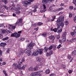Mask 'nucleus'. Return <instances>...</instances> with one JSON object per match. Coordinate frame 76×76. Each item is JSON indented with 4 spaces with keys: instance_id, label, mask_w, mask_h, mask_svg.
<instances>
[{
    "instance_id": "8fccbe9b",
    "label": "nucleus",
    "mask_w": 76,
    "mask_h": 76,
    "mask_svg": "<svg viewBox=\"0 0 76 76\" xmlns=\"http://www.w3.org/2000/svg\"><path fill=\"white\" fill-rule=\"evenodd\" d=\"M19 23H17V25H18V26H22V24H21L20 23L19 24Z\"/></svg>"
},
{
    "instance_id": "9d476101",
    "label": "nucleus",
    "mask_w": 76,
    "mask_h": 76,
    "mask_svg": "<svg viewBox=\"0 0 76 76\" xmlns=\"http://www.w3.org/2000/svg\"><path fill=\"white\" fill-rule=\"evenodd\" d=\"M63 9H64V8L61 7L56 10H53V11H54V12H58V11H61V10H63Z\"/></svg>"
},
{
    "instance_id": "69168bd1",
    "label": "nucleus",
    "mask_w": 76,
    "mask_h": 76,
    "mask_svg": "<svg viewBox=\"0 0 76 76\" xmlns=\"http://www.w3.org/2000/svg\"><path fill=\"white\" fill-rule=\"evenodd\" d=\"M73 3L76 4V0H73Z\"/></svg>"
},
{
    "instance_id": "0eeeda50",
    "label": "nucleus",
    "mask_w": 76,
    "mask_h": 76,
    "mask_svg": "<svg viewBox=\"0 0 76 76\" xmlns=\"http://www.w3.org/2000/svg\"><path fill=\"white\" fill-rule=\"evenodd\" d=\"M25 53L26 54H28V56H30L31 55V51L28 49H26L24 50Z\"/></svg>"
},
{
    "instance_id": "c03bdc74",
    "label": "nucleus",
    "mask_w": 76,
    "mask_h": 76,
    "mask_svg": "<svg viewBox=\"0 0 76 76\" xmlns=\"http://www.w3.org/2000/svg\"><path fill=\"white\" fill-rule=\"evenodd\" d=\"M42 35L44 37H45L47 36V33L45 32L43 33L42 34Z\"/></svg>"
},
{
    "instance_id": "37998d69",
    "label": "nucleus",
    "mask_w": 76,
    "mask_h": 76,
    "mask_svg": "<svg viewBox=\"0 0 76 76\" xmlns=\"http://www.w3.org/2000/svg\"><path fill=\"white\" fill-rule=\"evenodd\" d=\"M10 36H11V37H15V33H13V34H12Z\"/></svg>"
},
{
    "instance_id": "09e8293b",
    "label": "nucleus",
    "mask_w": 76,
    "mask_h": 76,
    "mask_svg": "<svg viewBox=\"0 0 76 76\" xmlns=\"http://www.w3.org/2000/svg\"><path fill=\"white\" fill-rule=\"evenodd\" d=\"M3 72L5 75V76H7V73H6V71H5L3 70Z\"/></svg>"
},
{
    "instance_id": "de8ad7c7",
    "label": "nucleus",
    "mask_w": 76,
    "mask_h": 76,
    "mask_svg": "<svg viewBox=\"0 0 76 76\" xmlns=\"http://www.w3.org/2000/svg\"><path fill=\"white\" fill-rule=\"evenodd\" d=\"M72 41H73L74 42H75L76 41V38H72Z\"/></svg>"
},
{
    "instance_id": "c85d7f7f",
    "label": "nucleus",
    "mask_w": 76,
    "mask_h": 76,
    "mask_svg": "<svg viewBox=\"0 0 76 76\" xmlns=\"http://www.w3.org/2000/svg\"><path fill=\"white\" fill-rule=\"evenodd\" d=\"M73 56H76V50H74L72 53Z\"/></svg>"
},
{
    "instance_id": "423d86ee",
    "label": "nucleus",
    "mask_w": 76,
    "mask_h": 76,
    "mask_svg": "<svg viewBox=\"0 0 76 76\" xmlns=\"http://www.w3.org/2000/svg\"><path fill=\"white\" fill-rule=\"evenodd\" d=\"M17 22H16L15 24H5V25L6 28H7V26H10V27H12V29H15L16 26H17Z\"/></svg>"
},
{
    "instance_id": "052dcab7",
    "label": "nucleus",
    "mask_w": 76,
    "mask_h": 76,
    "mask_svg": "<svg viewBox=\"0 0 76 76\" xmlns=\"http://www.w3.org/2000/svg\"><path fill=\"white\" fill-rule=\"evenodd\" d=\"M61 67L63 69H64V68L66 67V66H65V65H62Z\"/></svg>"
},
{
    "instance_id": "864d4df0",
    "label": "nucleus",
    "mask_w": 76,
    "mask_h": 76,
    "mask_svg": "<svg viewBox=\"0 0 76 76\" xmlns=\"http://www.w3.org/2000/svg\"><path fill=\"white\" fill-rule=\"evenodd\" d=\"M53 48L54 50H56V45H54Z\"/></svg>"
},
{
    "instance_id": "7c9ffc66",
    "label": "nucleus",
    "mask_w": 76,
    "mask_h": 76,
    "mask_svg": "<svg viewBox=\"0 0 76 76\" xmlns=\"http://www.w3.org/2000/svg\"><path fill=\"white\" fill-rule=\"evenodd\" d=\"M63 38L62 39V42L64 43L66 41V37H62Z\"/></svg>"
},
{
    "instance_id": "aec40b11",
    "label": "nucleus",
    "mask_w": 76,
    "mask_h": 76,
    "mask_svg": "<svg viewBox=\"0 0 76 76\" xmlns=\"http://www.w3.org/2000/svg\"><path fill=\"white\" fill-rule=\"evenodd\" d=\"M38 73H39L38 74L39 76H42L41 75L42 74V73H43V71H42V70L39 71L38 72Z\"/></svg>"
},
{
    "instance_id": "f3484780",
    "label": "nucleus",
    "mask_w": 76,
    "mask_h": 76,
    "mask_svg": "<svg viewBox=\"0 0 76 76\" xmlns=\"http://www.w3.org/2000/svg\"><path fill=\"white\" fill-rule=\"evenodd\" d=\"M49 38H50V39H52L53 41H54V39H55V37L53 35H52L50 36L49 37Z\"/></svg>"
},
{
    "instance_id": "1a4fd4ad",
    "label": "nucleus",
    "mask_w": 76,
    "mask_h": 76,
    "mask_svg": "<svg viewBox=\"0 0 76 76\" xmlns=\"http://www.w3.org/2000/svg\"><path fill=\"white\" fill-rule=\"evenodd\" d=\"M53 54V51L52 50L50 51L49 53L48 52H47L46 57H49V56H50L52 55Z\"/></svg>"
},
{
    "instance_id": "dca6fc26",
    "label": "nucleus",
    "mask_w": 76,
    "mask_h": 76,
    "mask_svg": "<svg viewBox=\"0 0 76 76\" xmlns=\"http://www.w3.org/2000/svg\"><path fill=\"white\" fill-rule=\"evenodd\" d=\"M5 31L6 30L5 29H2L0 30V33H1V34H3L4 33V32H5Z\"/></svg>"
},
{
    "instance_id": "4468645a",
    "label": "nucleus",
    "mask_w": 76,
    "mask_h": 76,
    "mask_svg": "<svg viewBox=\"0 0 76 76\" xmlns=\"http://www.w3.org/2000/svg\"><path fill=\"white\" fill-rule=\"evenodd\" d=\"M56 15H53L52 17L53 18L52 19H51V20H50V19H48V21H51L52 22L53 21H54V20L55 19H56Z\"/></svg>"
},
{
    "instance_id": "bb28decb",
    "label": "nucleus",
    "mask_w": 76,
    "mask_h": 76,
    "mask_svg": "<svg viewBox=\"0 0 76 76\" xmlns=\"http://www.w3.org/2000/svg\"><path fill=\"white\" fill-rule=\"evenodd\" d=\"M39 64L38 67L39 68H41V67H42V64L41 62H39Z\"/></svg>"
},
{
    "instance_id": "3c124183",
    "label": "nucleus",
    "mask_w": 76,
    "mask_h": 76,
    "mask_svg": "<svg viewBox=\"0 0 76 76\" xmlns=\"http://www.w3.org/2000/svg\"><path fill=\"white\" fill-rule=\"evenodd\" d=\"M43 24V23L40 22L38 23V25L39 26H41V25H42Z\"/></svg>"
},
{
    "instance_id": "2eb2a0df",
    "label": "nucleus",
    "mask_w": 76,
    "mask_h": 76,
    "mask_svg": "<svg viewBox=\"0 0 76 76\" xmlns=\"http://www.w3.org/2000/svg\"><path fill=\"white\" fill-rule=\"evenodd\" d=\"M6 45V43L1 42L0 44V46L1 47H5V45Z\"/></svg>"
},
{
    "instance_id": "4be33fe9",
    "label": "nucleus",
    "mask_w": 76,
    "mask_h": 76,
    "mask_svg": "<svg viewBox=\"0 0 76 76\" xmlns=\"http://www.w3.org/2000/svg\"><path fill=\"white\" fill-rule=\"evenodd\" d=\"M66 32H64L63 33L62 35L61 36V38H66Z\"/></svg>"
},
{
    "instance_id": "72a5a7b5",
    "label": "nucleus",
    "mask_w": 76,
    "mask_h": 76,
    "mask_svg": "<svg viewBox=\"0 0 76 76\" xmlns=\"http://www.w3.org/2000/svg\"><path fill=\"white\" fill-rule=\"evenodd\" d=\"M9 39V37H5L3 39H2V40L3 41H5L6 40H7Z\"/></svg>"
},
{
    "instance_id": "a19ab883",
    "label": "nucleus",
    "mask_w": 76,
    "mask_h": 76,
    "mask_svg": "<svg viewBox=\"0 0 76 76\" xmlns=\"http://www.w3.org/2000/svg\"><path fill=\"white\" fill-rule=\"evenodd\" d=\"M69 9L70 10H72L73 9V6H70L69 7Z\"/></svg>"
},
{
    "instance_id": "6ab92c4d",
    "label": "nucleus",
    "mask_w": 76,
    "mask_h": 76,
    "mask_svg": "<svg viewBox=\"0 0 76 76\" xmlns=\"http://www.w3.org/2000/svg\"><path fill=\"white\" fill-rule=\"evenodd\" d=\"M70 34H71V35L73 37H75V36H76V34L75 33V32H72L70 33Z\"/></svg>"
},
{
    "instance_id": "f03ea898",
    "label": "nucleus",
    "mask_w": 76,
    "mask_h": 76,
    "mask_svg": "<svg viewBox=\"0 0 76 76\" xmlns=\"http://www.w3.org/2000/svg\"><path fill=\"white\" fill-rule=\"evenodd\" d=\"M22 62H18V64L17 66H15L14 69L16 70L17 69H20V70H21L22 69H23L24 70L25 69V65H23L22 67H21V66H22L23 65Z\"/></svg>"
},
{
    "instance_id": "f704fd0d",
    "label": "nucleus",
    "mask_w": 76,
    "mask_h": 76,
    "mask_svg": "<svg viewBox=\"0 0 76 76\" xmlns=\"http://www.w3.org/2000/svg\"><path fill=\"white\" fill-rule=\"evenodd\" d=\"M52 31H54L55 32H56L57 31V29H51Z\"/></svg>"
},
{
    "instance_id": "5701e85b",
    "label": "nucleus",
    "mask_w": 76,
    "mask_h": 76,
    "mask_svg": "<svg viewBox=\"0 0 76 76\" xmlns=\"http://www.w3.org/2000/svg\"><path fill=\"white\" fill-rule=\"evenodd\" d=\"M45 73L47 75H48L50 73V70L49 69H47L45 71Z\"/></svg>"
},
{
    "instance_id": "6e6d98bb",
    "label": "nucleus",
    "mask_w": 76,
    "mask_h": 76,
    "mask_svg": "<svg viewBox=\"0 0 76 76\" xmlns=\"http://www.w3.org/2000/svg\"><path fill=\"white\" fill-rule=\"evenodd\" d=\"M65 23L66 25H68V24H69V23L68 22V21H65Z\"/></svg>"
},
{
    "instance_id": "5fc2aeb1",
    "label": "nucleus",
    "mask_w": 76,
    "mask_h": 76,
    "mask_svg": "<svg viewBox=\"0 0 76 76\" xmlns=\"http://www.w3.org/2000/svg\"><path fill=\"white\" fill-rule=\"evenodd\" d=\"M45 10H42L40 11V12L41 13H44V12H45Z\"/></svg>"
},
{
    "instance_id": "4d7b16f0",
    "label": "nucleus",
    "mask_w": 76,
    "mask_h": 76,
    "mask_svg": "<svg viewBox=\"0 0 76 76\" xmlns=\"http://www.w3.org/2000/svg\"><path fill=\"white\" fill-rule=\"evenodd\" d=\"M67 58L68 59H70V58H71V56L70 55H68L67 56Z\"/></svg>"
},
{
    "instance_id": "c9c22d12",
    "label": "nucleus",
    "mask_w": 76,
    "mask_h": 76,
    "mask_svg": "<svg viewBox=\"0 0 76 76\" xmlns=\"http://www.w3.org/2000/svg\"><path fill=\"white\" fill-rule=\"evenodd\" d=\"M35 8L34 9V10H33V12H35L36 11H37V10L36 9H37L38 8V7L37 6H36L35 7Z\"/></svg>"
},
{
    "instance_id": "bf43d9fd",
    "label": "nucleus",
    "mask_w": 76,
    "mask_h": 76,
    "mask_svg": "<svg viewBox=\"0 0 76 76\" xmlns=\"http://www.w3.org/2000/svg\"><path fill=\"white\" fill-rule=\"evenodd\" d=\"M43 9H44H44H45L46 8V6H45V5L44 4H43Z\"/></svg>"
},
{
    "instance_id": "a878e982",
    "label": "nucleus",
    "mask_w": 76,
    "mask_h": 76,
    "mask_svg": "<svg viewBox=\"0 0 76 76\" xmlns=\"http://www.w3.org/2000/svg\"><path fill=\"white\" fill-rule=\"evenodd\" d=\"M22 19H19L18 22L17 21V23H19V24H20L21 25L22 24Z\"/></svg>"
},
{
    "instance_id": "a18cd8bd",
    "label": "nucleus",
    "mask_w": 76,
    "mask_h": 76,
    "mask_svg": "<svg viewBox=\"0 0 76 76\" xmlns=\"http://www.w3.org/2000/svg\"><path fill=\"white\" fill-rule=\"evenodd\" d=\"M69 17L70 18H71L72 17V14L71 12H70L69 14Z\"/></svg>"
},
{
    "instance_id": "680f3d73",
    "label": "nucleus",
    "mask_w": 76,
    "mask_h": 76,
    "mask_svg": "<svg viewBox=\"0 0 76 76\" xmlns=\"http://www.w3.org/2000/svg\"><path fill=\"white\" fill-rule=\"evenodd\" d=\"M73 20H74V22H75L76 23V17H75L73 18Z\"/></svg>"
},
{
    "instance_id": "4c0bfd02",
    "label": "nucleus",
    "mask_w": 76,
    "mask_h": 76,
    "mask_svg": "<svg viewBox=\"0 0 76 76\" xmlns=\"http://www.w3.org/2000/svg\"><path fill=\"white\" fill-rule=\"evenodd\" d=\"M2 2L4 3V4H6L7 3V0H2Z\"/></svg>"
},
{
    "instance_id": "6e6552de",
    "label": "nucleus",
    "mask_w": 76,
    "mask_h": 76,
    "mask_svg": "<svg viewBox=\"0 0 76 76\" xmlns=\"http://www.w3.org/2000/svg\"><path fill=\"white\" fill-rule=\"evenodd\" d=\"M32 56H38V50L37 49L36 51L34 52L33 54H32Z\"/></svg>"
},
{
    "instance_id": "ddd939ff",
    "label": "nucleus",
    "mask_w": 76,
    "mask_h": 76,
    "mask_svg": "<svg viewBox=\"0 0 76 76\" xmlns=\"http://www.w3.org/2000/svg\"><path fill=\"white\" fill-rule=\"evenodd\" d=\"M20 36V34H18L16 32H15V38H19Z\"/></svg>"
},
{
    "instance_id": "f8f14e48",
    "label": "nucleus",
    "mask_w": 76,
    "mask_h": 76,
    "mask_svg": "<svg viewBox=\"0 0 76 76\" xmlns=\"http://www.w3.org/2000/svg\"><path fill=\"white\" fill-rule=\"evenodd\" d=\"M38 74V72L37 71L34 72H32L31 75L30 76H35L36 75H37Z\"/></svg>"
},
{
    "instance_id": "393cba45",
    "label": "nucleus",
    "mask_w": 76,
    "mask_h": 76,
    "mask_svg": "<svg viewBox=\"0 0 76 76\" xmlns=\"http://www.w3.org/2000/svg\"><path fill=\"white\" fill-rule=\"evenodd\" d=\"M48 48L47 47H45L44 48V53H46L48 51Z\"/></svg>"
},
{
    "instance_id": "a211bd4d",
    "label": "nucleus",
    "mask_w": 76,
    "mask_h": 76,
    "mask_svg": "<svg viewBox=\"0 0 76 76\" xmlns=\"http://www.w3.org/2000/svg\"><path fill=\"white\" fill-rule=\"evenodd\" d=\"M39 54L40 55H41V54H42V53H43V49H40L39 50Z\"/></svg>"
},
{
    "instance_id": "338daca9",
    "label": "nucleus",
    "mask_w": 76,
    "mask_h": 76,
    "mask_svg": "<svg viewBox=\"0 0 76 76\" xmlns=\"http://www.w3.org/2000/svg\"><path fill=\"white\" fill-rule=\"evenodd\" d=\"M68 72L69 74H70L71 73H72V71L71 70H69L68 71Z\"/></svg>"
},
{
    "instance_id": "412c9836",
    "label": "nucleus",
    "mask_w": 76,
    "mask_h": 76,
    "mask_svg": "<svg viewBox=\"0 0 76 76\" xmlns=\"http://www.w3.org/2000/svg\"><path fill=\"white\" fill-rule=\"evenodd\" d=\"M33 69L34 70V71H37L38 69V65H37V66L34 68Z\"/></svg>"
},
{
    "instance_id": "e433bc0d",
    "label": "nucleus",
    "mask_w": 76,
    "mask_h": 76,
    "mask_svg": "<svg viewBox=\"0 0 76 76\" xmlns=\"http://www.w3.org/2000/svg\"><path fill=\"white\" fill-rule=\"evenodd\" d=\"M37 26V24H33L31 25V28H34V27H35V26Z\"/></svg>"
},
{
    "instance_id": "58836bf2",
    "label": "nucleus",
    "mask_w": 76,
    "mask_h": 76,
    "mask_svg": "<svg viewBox=\"0 0 76 76\" xmlns=\"http://www.w3.org/2000/svg\"><path fill=\"white\" fill-rule=\"evenodd\" d=\"M4 8H5V9H6L7 10V9H8V7H7L5 5L3 6V9H4Z\"/></svg>"
},
{
    "instance_id": "c756f323",
    "label": "nucleus",
    "mask_w": 76,
    "mask_h": 76,
    "mask_svg": "<svg viewBox=\"0 0 76 76\" xmlns=\"http://www.w3.org/2000/svg\"><path fill=\"white\" fill-rule=\"evenodd\" d=\"M6 25V24H0V28H1V27H3L4 26V28H5V27H6V25Z\"/></svg>"
},
{
    "instance_id": "473e14b6",
    "label": "nucleus",
    "mask_w": 76,
    "mask_h": 76,
    "mask_svg": "<svg viewBox=\"0 0 76 76\" xmlns=\"http://www.w3.org/2000/svg\"><path fill=\"white\" fill-rule=\"evenodd\" d=\"M47 2H48V1H47L46 0H43L42 1L43 4H46Z\"/></svg>"
},
{
    "instance_id": "ea45409f",
    "label": "nucleus",
    "mask_w": 76,
    "mask_h": 76,
    "mask_svg": "<svg viewBox=\"0 0 76 76\" xmlns=\"http://www.w3.org/2000/svg\"><path fill=\"white\" fill-rule=\"evenodd\" d=\"M53 48V45H51L48 48L49 50H51Z\"/></svg>"
},
{
    "instance_id": "20e7f679",
    "label": "nucleus",
    "mask_w": 76,
    "mask_h": 76,
    "mask_svg": "<svg viewBox=\"0 0 76 76\" xmlns=\"http://www.w3.org/2000/svg\"><path fill=\"white\" fill-rule=\"evenodd\" d=\"M35 45V43H32V41H31L30 44H28L27 45V47L30 50H31L33 48V47Z\"/></svg>"
},
{
    "instance_id": "49530a36",
    "label": "nucleus",
    "mask_w": 76,
    "mask_h": 76,
    "mask_svg": "<svg viewBox=\"0 0 76 76\" xmlns=\"http://www.w3.org/2000/svg\"><path fill=\"white\" fill-rule=\"evenodd\" d=\"M0 10H4V9H3V6H0Z\"/></svg>"
},
{
    "instance_id": "7ed1b4c3",
    "label": "nucleus",
    "mask_w": 76,
    "mask_h": 76,
    "mask_svg": "<svg viewBox=\"0 0 76 76\" xmlns=\"http://www.w3.org/2000/svg\"><path fill=\"white\" fill-rule=\"evenodd\" d=\"M34 0H26L23 1L22 3L24 7H26L28 4H31V2H32Z\"/></svg>"
},
{
    "instance_id": "13d9d810",
    "label": "nucleus",
    "mask_w": 76,
    "mask_h": 76,
    "mask_svg": "<svg viewBox=\"0 0 76 76\" xmlns=\"http://www.w3.org/2000/svg\"><path fill=\"white\" fill-rule=\"evenodd\" d=\"M50 76H55V74L53 73L50 74Z\"/></svg>"
},
{
    "instance_id": "e2e57ef3",
    "label": "nucleus",
    "mask_w": 76,
    "mask_h": 76,
    "mask_svg": "<svg viewBox=\"0 0 76 76\" xmlns=\"http://www.w3.org/2000/svg\"><path fill=\"white\" fill-rule=\"evenodd\" d=\"M62 13H63V12H60L58 14V15H61Z\"/></svg>"
},
{
    "instance_id": "39448f33",
    "label": "nucleus",
    "mask_w": 76,
    "mask_h": 76,
    "mask_svg": "<svg viewBox=\"0 0 76 76\" xmlns=\"http://www.w3.org/2000/svg\"><path fill=\"white\" fill-rule=\"evenodd\" d=\"M17 8L15 7L14 9V10H16L15 13L17 14V15H19V13H20V8L19 7V5H18L17 6Z\"/></svg>"
},
{
    "instance_id": "0e129e2a",
    "label": "nucleus",
    "mask_w": 76,
    "mask_h": 76,
    "mask_svg": "<svg viewBox=\"0 0 76 76\" xmlns=\"http://www.w3.org/2000/svg\"><path fill=\"white\" fill-rule=\"evenodd\" d=\"M41 60V58L39 57L38 58V61L39 62H40Z\"/></svg>"
},
{
    "instance_id": "603ef678",
    "label": "nucleus",
    "mask_w": 76,
    "mask_h": 76,
    "mask_svg": "<svg viewBox=\"0 0 76 76\" xmlns=\"http://www.w3.org/2000/svg\"><path fill=\"white\" fill-rule=\"evenodd\" d=\"M61 47V44H59L58 45V46L57 47V48H58V49H59V48H60V47Z\"/></svg>"
},
{
    "instance_id": "774afa93",
    "label": "nucleus",
    "mask_w": 76,
    "mask_h": 76,
    "mask_svg": "<svg viewBox=\"0 0 76 76\" xmlns=\"http://www.w3.org/2000/svg\"><path fill=\"white\" fill-rule=\"evenodd\" d=\"M2 38H3V35L0 34V39Z\"/></svg>"
},
{
    "instance_id": "79ce46f5",
    "label": "nucleus",
    "mask_w": 76,
    "mask_h": 76,
    "mask_svg": "<svg viewBox=\"0 0 76 76\" xmlns=\"http://www.w3.org/2000/svg\"><path fill=\"white\" fill-rule=\"evenodd\" d=\"M58 31L57 32L58 33H60L61 31H62V29H61L60 30H59V29H58Z\"/></svg>"
},
{
    "instance_id": "f257e3e1",
    "label": "nucleus",
    "mask_w": 76,
    "mask_h": 76,
    "mask_svg": "<svg viewBox=\"0 0 76 76\" xmlns=\"http://www.w3.org/2000/svg\"><path fill=\"white\" fill-rule=\"evenodd\" d=\"M64 17H60L57 20V22H58V23L57 24V29L59 28L61 26V28H63L64 26V23H63V21H64Z\"/></svg>"
},
{
    "instance_id": "cd10ccee",
    "label": "nucleus",
    "mask_w": 76,
    "mask_h": 76,
    "mask_svg": "<svg viewBox=\"0 0 76 76\" xmlns=\"http://www.w3.org/2000/svg\"><path fill=\"white\" fill-rule=\"evenodd\" d=\"M28 70L29 71H31V72H34V69L31 67H30L28 68Z\"/></svg>"
},
{
    "instance_id": "b1692460",
    "label": "nucleus",
    "mask_w": 76,
    "mask_h": 76,
    "mask_svg": "<svg viewBox=\"0 0 76 76\" xmlns=\"http://www.w3.org/2000/svg\"><path fill=\"white\" fill-rule=\"evenodd\" d=\"M24 53V51L23 50L21 49L20 51V55H22Z\"/></svg>"
},
{
    "instance_id": "2f4dec72",
    "label": "nucleus",
    "mask_w": 76,
    "mask_h": 76,
    "mask_svg": "<svg viewBox=\"0 0 76 76\" xmlns=\"http://www.w3.org/2000/svg\"><path fill=\"white\" fill-rule=\"evenodd\" d=\"M19 41H24V40H25V38H20L19 39Z\"/></svg>"
},
{
    "instance_id": "9b49d317",
    "label": "nucleus",
    "mask_w": 76,
    "mask_h": 76,
    "mask_svg": "<svg viewBox=\"0 0 76 76\" xmlns=\"http://www.w3.org/2000/svg\"><path fill=\"white\" fill-rule=\"evenodd\" d=\"M15 6L13 5V4L10 5L9 7V9L10 10H13L15 9Z\"/></svg>"
}]
</instances>
